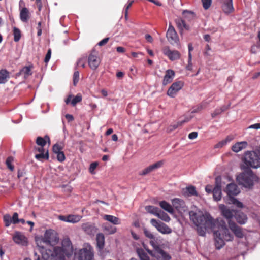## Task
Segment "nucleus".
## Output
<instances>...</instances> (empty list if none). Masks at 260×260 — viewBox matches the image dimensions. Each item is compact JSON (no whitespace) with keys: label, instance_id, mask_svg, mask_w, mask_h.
Segmentation results:
<instances>
[{"label":"nucleus","instance_id":"nucleus-24","mask_svg":"<svg viewBox=\"0 0 260 260\" xmlns=\"http://www.w3.org/2000/svg\"><path fill=\"white\" fill-rule=\"evenodd\" d=\"M159 205L160 207L166 211L171 214H174V210L173 209V206H172L170 204L166 201H160L159 202Z\"/></svg>","mask_w":260,"mask_h":260},{"label":"nucleus","instance_id":"nucleus-37","mask_svg":"<svg viewBox=\"0 0 260 260\" xmlns=\"http://www.w3.org/2000/svg\"><path fill=\"white\" fill-rule=\"evenodd\" d=\"M46 140L50 141L49 137L48 136H45L44 138L38 137L36 139V143L39 146L44 147L46 144Z\"/></svg>","mask_w":260,"mask_h":260},{"label":"nucleus","instance_id":"nucleus-6","mask_svg":"<svg viewBox=\"0 0 260 260\" xmlns=\"http://www.w3.org/2000/svg\"><path fill=\"white\" fill-rule=\"evenodd\" d=\"M150 223L153 226L155 227L160 233L163 234H169L172 232V229L167 224L155 219H151Z\"/></svg>","mask_w":260,"mask_h":260},{"label":"nucleus","instance_id":"nucleus-34","mask_svg":"<svg viewBox=\"0 0 260 260\" xmlns=\"http://www.w3.org/2000/svg\"><path fill=\"white\" fill-rule=\"evenodd\" d=\"M82 218V216L77 215H70L67 216V222H70L73 223H77Z\"/></svg>","mask_w":260,"mask_h":260},{"label":"nucleus","instance_id":"nucleus-17","mask_svg":"<svg viewBox=\"0 0 260 260\" xmlns=\"http://www.w3.org/2000/svg\"><path fill=\"white\" fill-rule=\"evenodd\" d=\"M219 208L221 212V214L228 220V221H232V218L234 215V211L231 210L228 208L224 205H220Z\"/></svg>","mask_w":260,"mask_h":260},{"label":"nucleus","instance_id":"nucleus-41","mask_svg":"<svg viewBox=\"0 0 260 260\" xmlns=\"http://www.w3.org/2000/svg\"><path fill=\"white\" fill-rule=\"evenodd\" d=\"M104 228L109 234H113L116 232V228L109 224H106Z\"/></svg>","mask_w":260,"mask_h":260},{"label":"nucleus","instance_id":"nucleus-35","mask_svg":"<svg viewBox=\"0 0 260 260\" xmlns=\"http://www.w3.org/2000/svg\"><path fill=\"white\" fill-rule=\"evenodd\" d=\"M145 208L147 212L152 214L155 216H157L160 210L156 207L150 205L146 206Z\"/></svg>","mask_w":260,"mask_h":260},{"label":"nucleus","instance_id":"nucleus-3","mask_svg":"<svg viewBox=\"0 0 260 260\" xmlns=\"http://www.w3.org/2000/svg\"><path fill=\"white\" fill-rule=\"evenodd\" d=\"M244 162L248 167H260V156L255 151H246L244 153Z\"/></svg>","mask_w":260,"mask_h":260},{"label":"nucleus","instance_id":"nucleus-61","mask_svg":"<svg viewBox=\"0 0 260 260\" xmlns=\"http://www.w3.org/2000/svg\"><path fill=\"white\" fill-rule=\"evenodd\" d=\"M109 39V38H104V39H103L102 40H101V41H100L98 43V45L101 46L105 45V44H106L108 42Z\"/></svg>","mask_w":260,"mask_h":260},{"label":"nucleus","instance_id":"nucleus-26","mask_svg":"<svg viewBox=\"0 0 260 260\" xmlns=\"http://www.w3.org/2000/svg\"><path fill=\"white\" fill-rule=\"evenodd\" d=\"M31 66H25L21 69L18 75H23L25 79H27L30 75H31L32 72H31Z\"/></svg>","mask_w":260,"mask_h":260},{"label":"nucleus","instance_id":"nucleus-23","mask_svg":"<svg viewBox=\"0 0 260 260\" xmlns=\"http://www.w3.org/2000/svg\"><path fill=\"white\" fill-rule=\"evenodd\" d=\"M96 246L99 251L102 250L105 246V237L103 234L99 233L96 237Z\"/></svg>","mask_w":260,"mask_h":260},{"label":"nucleus","instance_id":"nucleus-59","mask_svg":"<svg viewBox=\"0 0 260 260\" xmlns=\"http://www.w3.org/2000/svg\"><path fill=\"white\" fill-rule=\"evenodd\" d=\"M198 136V133L196 132H191L190 133L189 135H188V138L189 139H194L195 138H196Z\"/></svg>","mask_w":260,"mask_h":260},{"label":"nucleus","instance_id":"nucleus-18","mask_svg":"<svg viewBox=\"0 0 260 260\" xmlns=\"http://www.w3.org/2000/svg\"><path fill=\"white\" fill-rule=\"evenodd\" d=\"M234 216L237 222L240 224H244L247 221L246 215L240 211H235Z\"/></svg>","mask_w":260,"mask_h":260},{"label":"nucleus","instance_id":"nucleus-14","mask_svg":"<svg viewBox=\"0 0 260 260\" xmlns=\"http://www.w3.org/2000/svg\"><path fill=\"white\" fill-rule=\"evenodd\" d=\"M163 160L158 161L155 164L148 166L140 172V175H146L152 171L160 168L164 164Z\"/></svg>","mask_w":260,"mask_h":260},{"label":"nucleus","instance_id":"nucleus-62","mask_svg":"<svg viewBox=\"0 0 260 260\" xmlns=\"http://www.w3.org/2000/svg\"><path fill=\"white\" fill-rule=\"evenodd\" d=\"M35 150L39 152L40 153H45L46 151H45V149L43 147L40 146V147H35Z\"/></svg>","mask_w":260,"mask_h":260},{"label":"nucleus","instance_id":"nucleus-29","mask_svg":"<svg viewBox=\"0 0 260 260\" xmlns=\"http://www.w3.org/2000/svg\"><path fill=\"white\" fill-rule=\"evenodd\" d=\"M29 18V11L28 10L24 7L20 10V18L21 20L23 22H27Z\"/></svg>","mask_w":260,"mask_h":260},{"label":"nucleus","instance_id":"nucleus-2","mask_svg":"<svg viewBox=\"0 0 260 260\" xmlns=\"http://www.w3.org/2000/svg\"><path fill=\"white\" fill-rule=\"evenodd\" d=\"M58 238L56 232L51 229L46 231L44 237L36 239L39 249L41 253L43 260H66V256L69 257L70 254L66 251L64 249L60 247H55L53 249H45L43 244L52 245L57 243Z\"/></svg>","mask_w":260,"mask_h":260},{"label":"nucleus","instance_id":"nucleus-7","mask_svg":"<svg viewBox=\"0 0 260 260\" xmlns=\"http://www.w3.org/2000/svg\"><path fill=\"white\" fill-rule=\"evenodd\" d=\"M166 36L169 42L172 44H177L179 41L177 34L174 27L171 24L169 25Z\"/></svg>","mask_w":260,"mask_h":260},{"label":"nucleus","instance_id":"nucleus-4","mask_svg":"<svg viewBox=\"0 0 260 260\" xmlns=\"http://www.w3.org/2000/svg\"><path fill=\"white\" fill-rule=\"evenodd\" d=\"M253 178L254 175L252 171L248 170L238 175L236 180L239 184L245 187H251L253 185Z\"/></svg>","mask_w":260,"mask_h":260},{"label":"nucleus","instance_id":"nucleus-40","mask_svg":"<svg viewBox=\"0 0 260 260\" xmlns=\"http://www.w3.org/2000/svg\"><path fill=\"white\" fill-rule=\"evenodd\" d=\"M35 158L39 160H41L43 159H48L49 158L48 151L46 150L45 153H40L36 154Z\"/></svg>","mask_w":260,"mask_h":260},{"label":"nucleus","instance_id":"nucleus-8","mask_svg":"<svg viewBox=\"0 0 260 260\" xmlns=\"http://www.w3.org/2000/svg\"><path fill=\"white\" fill-rule=\"evenodd\" d=\"M184 83L181 81L174 82L168 90V95L170 97L174 98L176 95L177 92L181 89Z\"/></svg>","mask_w":260,"mask_h":260},{"label":"nucleus","instance_id":"nucleus-16","mask_svg":"<svg viewBox=\"0 0 260 260\" xmlns=\"http://www.w3.org/2000/svg\"><path fill=\"white\" fill-rule=\"evenodd\" d=\"M225 191L229 197L237 196L240 192L237 185L235 183H230L226 187Z\"/></svg>","mask_w":260,"mask_h":260},{"label":"nucleus","instance_id":"nucleus-5","mask_svg":"<svg viewBox=\"0 0 260 260\" xmlns=\"http://www.w3.org/2000/svg\"><path fill=\"white\" fill-rule=\"evenodd\" d=\"M93 250L89 244L84 245L78 253L75 255V260H94Z\"/></svg>","mask_w":260,"mask_h":260},{"label":"nucleus","instance_id":"nucleus-28","mask_svg":"<svg viewBox=\"0 0 260 260\" xmlns=\"http://www.w3.org/2000/svg\"><path fill=\"white\" fill-rule=\"evenodd\" d=\"M9 78V72L7 70L5 69L0 70V84L6 83Z\"/></svg>","mask_w":260,"mask_h":260},{"label":"nucleus","instance_id":"nucleus-42","mask_svg":"<svg viewBox=\"0 0 260 260\" xmlns=\"http://www.w3.org/2000/svg\"><path fill=\"white\" fill-rule=\"evenodd\" d=\"M14 158L12 156L8 157L6 161V164L7 167L12 171L14 170V167L12 165Z\"/></svg>","mask_w":260,"mask_h":260},{"label":"nucleus","instance_id":"nucleus-31","mask_svg":"<svg viewBox=\"0 0 260 260\" xmlns=\"http://www.w3.org/2000/svg\"><path fill=\"white\" fill-rule=\"evenodd\" d=\"M103 218L114 225H117L120 223L119 218L113 215H105Z\"/></svg>","mask_w":260,"mask_h":260},{"label":"nucleus","instance_id":"nucleus-50","mask_svg":"<svg viewBox=\"0 0 260 260\" xmlns=\"http://www.w3.org/2000/svg\"><path fill=\"white\" fill-rule=\"evenodd\" d=\"M186 70L191 71L192 70V55L190 54L188 55V65L186 67Z\"/></svg>","mask_w":260,"mask_h":260},{"label":"nucleus","instance_id":"nucleus-44","mask_svg":"<svg viewBox=\"0 0 260 260\" xmlns=\"http://www.w3.org/2000/svg\"><path fill=\"white\" fill-rule=\"evenodd\" d=\"M82 101V96L80 94H78L71 101V104L72 106H75L78 103Z\"/></svg>","mask_w":260,"mask_h":260},{"label":"nucleus","instance_id":"nucleus-11","mask_svg":"<svg viewBox=\"0 0 260 260\" xmlns=\"http://www.w3.org/2000/svg\"><path fill=\"white\" fill-rule=\"evenodd\" d=\"M62 149L63 147L58 143L55 144L52 147L53 152L56 155L57 159L59 162H62L66 159Z\"/></svg>","mask_w":260,"mask_h":260},{"label":"nucleus","instance_id":"nucleus-13","mask_svg":"<svg viewBox=\"0 0 260 260\" xmlns=\"http://www.w3.org/2000/svg\"><path fill=\"white\" fill-rule=\"evenodd\" d=\"M229 226L230 230L234 233L237 237L239 238H242L244 237V234L242 231V228L238 226L234 222L229 221Z\"/></svg>","mask_w":260,"mask_h":260},{"label":"nucleus","instance_id":"nucleus-58","mask_svg":"<svg viewBox=\"0 0 260 260\" xmlns=\"http://www.w3.org/2000/svg\"><path fill=\"white\" fill-rule=\"evenodd\" d=\"M225 145H226V142H224L223 140H222L220 142H219V143H218L217 144H216L215 145L214 148H221L223 146H225Z\"/></svg>","mask_w":260,"mask_h":260},{"label":"nucleus","instance_id":"nucleus-56","mask_svg":"<svg viewBox=\"0 0 260 260\" xmlns=\"http://www.w3.org/2000/svg\"><path fill=\"white\" fill-rule=\"evenodd\" d=\"M222 112V110H221L220 108H217L215 110V111H214V112H213L211 114L212 115V117L213 118L216 117V116H217L218 115L220 114V113H221Z\"/></svg>","mask_w":260,"mask_h":260},{"label":"nucleus","instance_id":"nucleus-1","mask_svg":"<svg viewBox=\"0 0 260 260\" xmlns=\"http://www.w3.org/2000/svg\"><path fill=\"white\" fill-rule=\"evenodd\" d=\"M189 215L190 220L198 228V232L200 236H205L206 231L213 232L216 249H220L225 245L226 241H231L233 239V235L223 220H215L209 213L204 214L200 210L190 211Z\"/></svg>","mask_w":260,"mask_h":260},{"label":"nucleus","instance_id":"nucleus-39","mask_svg":"<svg viewBox=\"0 0 260 260\" xmlns=\"http://www.w3.org/2000/svg\"><path fill=\"white\" fill-rule=\"evenodd\" d=\"M229 203H232L239 208L243 207V204L234 197H229Z\"/></svg>","mask_w":260,"mask_h":260},{"label":"nucleus","instance_id":"nucleus-45","mask_svg":"<svg viewBox=\"0 0 260 260\" xmlns=\"http://www.w3.org/2000/svg\"><path fill=\"white\" fill-rule=\"evenodd\" d=\"M86 61V57H83L78 60V61L76 63V65H77V66H78V67H82L83 68H84L85 67Z\"/></svg>","mask_w":260,"mask_h":260},{"label":"nucleus","instance_id":"nucleus-38","mask_svg":"<svg viewBox=\"0 0 260 260\" xmlns=\"http://www.w3.org/2000/svg\"><path fill=\"white\" fill-rule=\"evenodd\" d=\"M14 40L15 42H18L21 38V31L18 28L14 27L13 28Z\"/></svg>","mask_w":260,"mask_h":260},{"label":"nucleus","instance_id":"nucleus-64","mask_svg":"<svg viewBox=\"0 0 260 260\" xmlns=\"http://www.w3.org/2000/svg\"><path fill=\"white\" fill-rule=\"evenodd\" d=\"M213 189L211 185H207L205 187V190L208 193H213Z\"/></svg>","mask_w":260,"mask_h":260},{"label":"nucleus","instance_id":"nucleus-52","mask_svg":"<svg viewBox=\"0 0 260 260\" xmlns=\"http://www.w3.org/2000/svg\"><path fill=\"white\" fill-rule=\"evenodd\" d=\"M12 223L16 224L19 222L18 214L15 212L13 214V216L11 217Z\"/></svg>","mask_w":260,"mask_h":260},{"label":"nucleus","instance_id":"nucleus-57","mask_svg":"<svg viewBox=\"0 0 260 260\" xmlns=\"http://www.w3.org/2000/svg\"><path fill=\"white\" fill-rule=\"evenodd\" d=\"M220 186L221 187V177L220 176H217L215 179V187Z\"/></svg>","mask_w":260,"mask_h":260},{"label":"nucleus","instance_id":"nucleus-51","mask_svg":"<svg viewBox=\"0 0 260 260\" xmlns=\"http://www.w3.org/2000/svg\"><path fill=\"white\" fill-rule=\"evenodd\" d=\"M144 233L146 237L150 239H153L155 238L153 234L150 231L146 229H144Z\"/></svg>","mask_w":260,"mask_h":260},{"label":"nucleus","instance_id":"nucleus-46","mask_svg":"<svg viewBox=\"0 0 260 260\" xmlns=\"http://www.w3.org/2000/svg\"><path fill=\"white\" fill-rule=\"evenodd\" d=\"M203 7L205 10H207L211 6L212 0H201Z\"/></svg>","mask_w":260,"mask_h":260},{"label":"nucleus","instance_id":"nucleus-25","mask_svg":"<svg viewBox=\"0 0 260 260\" xmlns=\"http://www.w3.org/2000/svg\"><path fill=\"white\" fill-rule=\"evenodd\" d=\"M175 22L178 28L181 30L183 29L188 30L189 29V26L186 24L185 20L181 18L176 19Z\"/></svg>","mask_w":260,"mask_h":260},{"label":"nucleus","instance_id":"nucleus-36","mask_svg":"<svg viewBox=\"0 0 260 260\" xmlns=\"http://www.w3.org/2000/svg\"><path fill=\"white\" fill-rule=\"evenodd\" d=\"M156 216L167 222H169L171 220L169 216L166 213L161 211L160 210H159Z\"/></svg>","mask_w":260,"mask_h":260},{"label":"nucleus","instance_id":"nucleus-47","mask_svg":"<svg viewBox=\"0 0 260 260\" xmlns=\"http://www.w3.org/2000/svg\"><path fill=\"white\" fill-rule=\"evenodd\" d=\"M158 254L160 255L164 260H169L171 257L163 250H159L158 252Z\"/></svg>","mask_w":260,"mask_h":260},{"label":"nucleus","instance_id":"nucleus-43","mask_svg":"<svg viewBox=\"0 0 260 260\" xmlns=\"http://www.w3.org/2000/svg\"><path fill=\"white\" fill-rule=\"evenodd\" d=\"M4 221L6 227H8L12 223L11 217L8 214H6L4 216Z\"/></svg>","mask_w":260,"mask_h":260},{"label":"nucleus","instance_id":"nucleus-60","mask_svg":"<svg viewBox=\"0 0 260 260\" xmlns=\"http://www.w3.org/2000/svg\"><path fill=\"white\" fill-rule=\"evenodd\" d=\"M249 128L250 129H260V123H255L254 124L251 125L249 126Z\"/></svg>","mask_w":260,"mask_h":260},{"label":"nucleus","instance_id":"nucleus-15","mask_svg":"<svg viewBox=\"0 0 260 260\" xmlns=\"http://www.w3.org/2000/svg\"><path fill=\"white\" fill-rule=\"evenodd\" d=\"M13 239L14 241L18 244L21 245L22 246L27 245V238L21 232H15L14 235L13 236Z\"/></svg>","mask_w":260,"mask_h":260},{"label":"nucleus","instance_id":"nucleus-30","mask_svg":"<svg viewBox=\"0 0 260 260\" xmlns=\"http://www.w3.org/2000/svg\"><path fill=\"white\" fill-rule=\"evenodd\" d=\"M213 196L214 200L216 201L220 200L222 196L221 187L219 186L214 187L213 189Z\"/></svg>","mask_w":260,"mask_h":260},{"label":"nucleus","instance_id":"nucleus-33","mask_svg":"<svg viewBox=\"0 0 260 260\" xmlns=\"http://www.w3.org/2000/svg\"><path fill=\"white\" fill-rule=\"evenodd\" d=\"M184 194L187 196H198L196 187L192 185L186 187V191L184 192Z\"/></svg>","mask_w":260,"mask_h":260},{"label":"nucleus","instance_id":"nucleus-63","mask_svg":"<svg viewBox=\"0 0 260 260\" xmlns=\"http://www.w3.org/2000/svg\"><path fill=\"white\" fill-rule=\"evenodd\" d=\"M234 139L233 136H228L226 137V138L224 140H223L224 142H226V145L230 142L233 139Z\"/></svg>","mask_w":260,"mask_h":260},{"label":"nucleus","instance_id":"nucleus-22","mask_svg":"<svg viewBox=\"0 0 260 260\" xmlns=\"http://www.w3.org/2000/svg\"><path fill=\"white\" fill-rule=\"evenodd\" d=\"M248 145L246 141L237 142L232 147V150L235 152H239L242 150L246 148Z\"/></svg>","mask_w":260,"mask_h":260},{"label":"nucleus","instance_id":"nucleus-10","mask_svg":"<svg viewBox=\"0 0 260 260\" xmlns=\"http://www.w3.org/2000/svg\"><path fill=\"white\" fill-rule=\"evenodd\" d=\"M88 65L93 70H96L100 63V60L98 58L95 51L92 52L88 56Z\"/></svg>","mask_w":260,"mask_h":260},{"label":"nucleus","instance_id":"nucleus-48","mask_svg":"<svg viewBox=\"0 0 260 260\" xmlns=\"http://www.w3.org/2000/svg\"><path fill=\"white\" fill-rule=\"evenodd\" d=\"M180 126H181L180 123L179 122V121H178L175 124L170 125L168 127V128L167 129V131L168 132H171L174 131V129H176L177 127H178Z\"/></svg>","mask_w":260,"mask_h":260},{"label":"nucleus","instance_id":"nucleus-9","mask_svg":"<svg viewBox=\"0 0 260 260\" xmlns=\"http://www.w3.org/2000/svg\"><path fill=\"white\" fill-rule=\"evenodd\" d=\"M164 54L167 56L171 61L179 59L181 54L177 50H171L169 47L166 46L162 49Z\"/></svg>","mask_w":260,"mask_h":260},{"label":"nucleus","instance_id":"nucleus-49","mask_svg":"<svg viewBox=\"0 0 260 260\" xmlns=\"http://www.w3.org/2000/svg\"><path fill=\"white\" fill-rule=\"evenodd\" d=\"M79 80V72L78 71H75L73 75V84L74 86H76Z\"/></svg>","mask_w":260,"mask_h":260},{"label":"nucleus","instance_id":"nucleus-21","mask_svg":"<svg viewBox=\"0 0 260 260\" xmlns=\"http://www.w3.org/2000/svg\"><path fill=\"white\" fill-rule=\"evenodd\" d=\"M175 76V72L172 70H167L166 71V74L164 76L162 84L164 85H166L168 83L172 82Z\"/></svg>","mask_w":260,"mask_h":260},{"label":"nucleus","instance_id":"nucleus-12","mask_svg":"<svg viewBox=\"0 0 260 260\" xmlns=\"http://www.w3.org/2000/svg\"><path fill=\"white\" fill-rule=\"evenodd\" d=\"M173 208H174L179 212L185 211L186 209L185 203L184 201L179 198H174L172 200Z\"/></svg>","mask_w":260,"mask_h":260},{"label":"nucleus","instance_id":"nucleus-53","mask_svg":"<svg viewBox=\"0 0 260 260\" xmlns=\"http://www.w3.org/2000/svg\"><path fill=\"white\" fill-rule=\"evenodd\" d=\"M98 165V163L97 162H93L90 164L89 170L91 173H93Z\"/></svg>","mask_w":260,"mask_h":260},{"label":"nucleus","instance_id":"nucleus-55","mask_svg":"<svg viewBox=\"0 0 260 260\" xmlns=\"http://www.w3.org/2000/svg\"><path fill=\"white\" fill-rule=\"evenodd\" d=\"M51 50L50 49H49L48 50L47 54H46V56H45V57L44 59L45 62L47 63L49 61V60H50V59L51 58Z\"/></svg>","mask_w":260,"mask_h":260},{"label":"nucleus","instance_id":"nucleus-32","mask_svg":"<svg viewBox=\"0 0 260 260\" xmlns=\"http://www.w3.org/2000/svg\"><path fill=\"white\" fill-rule=\"evenodd\" d=\"M136 251L140 260H150L149 256L143 249L137 248Z\"/></svg>","mask_w":260,"mask_h":260},{"label":"nucleus","instance_id":"nucleus-20","mask_svg":"<svg viewBox=\"0 0 260 260\" xmlns=\"http://www.w3.org/2000/svg\"><path fill=\"white\" fill-rule=\"evenodd\" d=\"M222 4V10L225 13L229 14L233 12L234 7L232 0H221Z\"/></svg>","mask_w":260,"mask_h":260},{"label":"nucleus","instance_id":"nucleus-54","mask_svg":"<svg viewBox=\"0 0 260 260\" xmlns=\"http://www.w3.org/2000/svg\"><path fill=\"white\" fill-rule=\"evenodd\" d=\"M204 108L202 105H198L197 107H194L191 111V113H197L200 111Z\"/></svg>","mask_w":260,"mask_h":260},{"label":"nucleus","instance_id":"nucleus-19","mask_svg":"<svg viewBox=\"0 0 260 260\" xmlns=\"http://www.w3.org/2000/svg\"><path fill=\"white\" fill-rule=\"evenodd\" d=\"M82 230L88 235H94L98 230L94 225L90 223H85L82 225Z\"/></svg>","mask_w":260,"mask_h":260},{"label":"nucleus","instance_id":"nucleus-27","mask_svg":"<svg viewBox=\"0 0 260 260\" xmlns=\"http://www.w3.org/2000/svg\"><path fill=\"white\" fill-rule=\"evenodd\" d=\"M183 18L188 21H191L195 19L196 15L194 12L187 10H183L182 12Z\"/></svg>","mask_w":260,"mask_h":260}]
</instances>
